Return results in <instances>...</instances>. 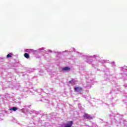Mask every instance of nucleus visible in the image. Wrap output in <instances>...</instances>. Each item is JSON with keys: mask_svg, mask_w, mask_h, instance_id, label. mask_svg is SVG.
Returning a JSON list of instances; mask_svg holds the SVG:
<instances>
[{"mask_svg": "<svg viewBox=\"0 0 127 127\" xmlns=\"http://www.w3.org/2000/svg\"><path fill=\"white\" fill-rule=\"evenodd\" d=\"M7 58H11V57H12L11 56V53H9L8 54L7 56H6Z\"/></svg>", "mask_w": 127, "mask_h": 127, "instance_id": "6", "label": "nucleus"}, {"mask_svg": "<svg viewBox=\"0 0 127 127\" xmlns=\"http://www.w3.org/2000/svg\"><path fill=\"white\" fill-rule=\"evenodd\" d=\"M24 56L25 58L28 59L29 58V55L27 53H25Z\"/></svg>", "mask_w": 127, "mask_h": 127, "instance_id": "5", "label": "nucleus"}, {"mask_svg": "<svg viewBox=\"0 0 127 127\" xmlns=\"http://www.w3.org/2000/svg\"><path fill=\"white\" fill-rule=\"evenodd\" d=\"M74 91L75 92H81V91H82V87L75 86L74 87Z\"/></svg>", "mask_w": 127, "mask_h": 127, "instance_id": "2", "label": "nucleus"}, {"mask_svg": "<svg viewBox=\"0 0 127 127\" xmlns=\"http://www.w3.org/2000/svg\"><path fill=\"white\" fill-rule=\"evenodd\" d=\"M71 68H70V67H64V68H63V71H69V70H70Z\"/></svg>", "mask_w": 127, "mask_h": 127, "instance_id": "3", "label": "nucleus"}, {"mask_svg": "<svg viewBox=\"0 0 127 127\" xmlns=\"http://www.w3.org/2000/svg\"><path fill=\"white\" fill-rule=\"evenodd\" d=\"M83 117L84 119H87V120H92V117L87 113H85Z\"/></svg>", "mask_w": 127, "mask_h": 127, "instance_id": "1", "label": "nucleus"}, {"mask_svg": "<svg viewBox=\"0 0 127 127\" xmlns=\"http://www.w3.org/2000/svg\"><path fill=\"white\" fill-rule=\"evenodd\" d=\"M18 109L17 107H12V108L10 109V111H13V112H15Z\"/></svg>", "mask_w": 127, "mask_h": 127, "instance_id": "4", "label": "nucleus"}]
</instances>
